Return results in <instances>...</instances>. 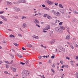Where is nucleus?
Wrapping results in <instances>:
<instances>
[{"label":"nucleus","mask_w":78,"mask_h":78,"mask_svg":"<svg viewBox=\"0 0 78 78\" xmlns=\"http://www.w3.org/2000/svg\"><path fill=\"white\" fill-rule=\"evenodd\" d=\"M73 12L75 14H78V12L77 11H76V10H73Z\"/></svg>","instance_id":"1a4fd4ad"},{"label":"nucleus","mask_w":78,"mask_h":78,"mask_svg":"<svg viewBox=\"0 0 78 78\" xmlns=\"http://www.w3.org/2000/svg\"><path fill=\"white\" fill-rule=\"evenodd\" d=\"M9 36L10 37H15V36H14L12 34L10 35Z\"/></svg>","instance_id":"4be33fe9"},{"label":"nucleus","mask_w":78,"mask_h":78,"mask_svg":"<svg viewBox=\"0 0 78 78\" xmlns=\"http://www.w3.org/2000/svg\"><path fill=\"white\" fill-rule=\"evenodd\" d=\"M27 47H28L29 48H31L32 47V45L30 44H28L27 45Z\"/></svg>","instance_id":"f3484780"},{"label":"nucleus","mask_w":78,"mask_h":78,"mask_svg":"<svg viewBox=\"0 0 78 78\" xmlns=\"http://www.w3.org/2000/svg\"><path fill=\"white\" fill-rule=\"evenodd\" d=\"M55 30L56 31H57V32H58V33H62V32H63V31H62V30H61V28L56 27V28H55Z\"/></svg>","instance_id":"f03ea898"},{"label":"nucleus","mask_w":78,"mask_h":78,"mask_svg":"<svg viewBox=\"0 0 78 78\" xmlns=\"http://www.w3.org/2000/svg\"><path fill=\"white\" fill-rule=\"evenodd\" d=\"M38 16V14L36 13L33 16V17H34L35 16Z\"/></svg>","instance_id":"72a5a7b5"},{"label":"nucleus","mask_w":78,"mask_h":78,"mask_svg":"<svg viewBox=\"0 0 78 78\" xmlns=\"http://www.w3.org/2000/svg\"><path fill=\"white\" fill-rule=\"evenodd\" d=\"M55 39H53L52 40V42L53 44L55 43Z\"/></svg>","instance_id":"c756f323"},{"label":"nucleus","mask_w":78,"mask_h":78,"mask_svg":"<svg viewBox=\"0 0 78 78\" xmlns=\"http://www.w3.org/2000/svg\"><path fill=\"white\" fill-rule=\"evenodd\" d=\"M23 0V3H26V2H27L26 1V0Z\"/></svg>","instance_id":"bf43d9fd"},{"label":"nucleus","mask_w":78,"mask_h":78,"mask_svg":"<svg viewBox=\"0 0 78 78\" xmlns=\"http://www.w3.org/2000/svg\"><path fill=\"white\" fill-rule=\"evenodd\" d=\"M18 58H22V57H23V56L20 55H18Z\"/></svg>","instance_id":"cd10ccee"},{"label":"nucleus","mask_w":78,"mask_h":78,"mask_svg":"<svg viewBox=\"0 0 78 78\" xmlns=\"http://www.w3.org/2000/svg\"><path fill=\"white\" fill-rule=\"evenodd\" d=\"M51 70L53 73H55V72L54 71V70H53V69H51Z\"/></svg>","instance_id":"de8ad7c7"},{"label":"nucleus","mask_w":78,"mask_h":78,"mask_svg":"<svg viewBox=\"0 0 78 78\" xmlns=\"http://www.w3.org/2000/svg\"><path fill=\"white\" fill-rule=\"evenodd\" d=\"M34 23H35L36 24H37V23H39V21L36 19H35L34 20Z\"/></svg>","instance_id":"39448f33"},{"label":"nucleus","mask_w":78,"mask_h":78,"mask_svg":"<svg viewBox=\"0 0 78 78\" xmlns=\"http://www.w3.org/2000/svg\"><path fill=\"white\" fill-rule=\"evenodd\" d=\"M71 16H67V18H68V19H69V18H70Z\"/></svg>","instance_id":"5fc2aeb1"},{"label":"nucleus","mask_w":78,"mask_h":78,"mask_svg":"<svg viewBox=\"0 0 78 78\" xmlns=\"http://www.w3.org/2000/svg\"><path fill=\"white\" fill-rule=\"evenodd\" d=\"M5 66H6V69H8V68H9V65H7L6 64H5Z\"/></svg>","instance_id":"a878e982"},{"label":"nucleus","mask_w":78,"mask_h":78,"mask_svg":"<svg viewBox=\"0 0 78 78\" xmlns=\"http://www.w3.org/2000/svg\"><path fill=\"white\" fill-rule=\"evenodd\" d=\"M64 67H65V66L63 65V66H62V68H64Z\"/></svg>","instance_id":"0e129e2a"},{"label":"nucleus","mask_w":78,"mask_h":78,"mask_svg":"<svg viewBox=\"0 0 78 78\" xmlns=\"http://www.w3.org/2000/svg\"><path fill=\"white\" fill-rule=\"evenodd\" d=\"M13 44L14 45H15L16 46H17L19 45L18 44H17V43H14Z\"/></svg>","instance_id":"aec40b11"},{"label":"nucleus","mask_w":78,"mask_h":78,"mask_svg":"<svg viewBox=\"0 0 78 78\" xmlns=\"http://www.w3.org/2000/svg\"><path fill=\"white\" fill-rule=\"evenodd\" d=\"M13 17H14V18H15L16 19H18V16H13Z\"/></svg>","instance_id":"bb28decb"},{"label":"nucleus","mask_w":78,"mask_h":78,"mask_svg":"<svg viewBox=\"0 0 78 78\" xmlns=\"http://www.w3.org/2000/svg\"><path fill=\"white\" fill-rule=\"evenodd\" d=\"M47 18L48 19H49V20H51V19H52V18L50 16H48Z\"/></svg>","instance_id":"a211bd4d"},{"label":"nucleus","mask_w":78,"mask_h":78,"mask_svg":"<svg viewBox=\"0 0 78 78\" xmlns=\"http://www.w3.org/2000/svg\"><path fill=\"white\" fill-rule=\"evenodd\" d=\"M51 59H54V58H55V56H51Z\"/></svg>","instance_id":"ea45409f"},{"label":"nucleus","mask_w":78,"mask_h":78,"mask_svg":"<svg viewBox=\"0 0 78 78\" xmlns=\"http://www.w3.org/2000/svg\"><path fill=\"white\" fill-rule=\"evenodd\" d=\"M65 67H67V68H68V67H69V66L67 65H66L65 66Z\"/></svg>","instance_id":"58836bf2"},{"label":"nucleus","mask_w":78,"mask_h":78,"mask_svg":"<svg viewBox=\"0 0 78 78\" xmlns=\"http://www.w3.org/2000/svg\"><path fill=\"white\" fill-rule=\"evenodd\" d=\"M76 59H78V56H76Z\"/></svg>","instance_id":"338daca9"},{"label":"nucleus","mask_w":78,"mask_h":78,"mask_svg":"<svg viewBox=\"0 0 78 78\" xmlns=\"http://www.w3.org/2000/svg\"><path fill=\"white\" fill-rule=\"evenodd\" d=\"M29 73L30 72L29 71L24 70L22 73V75L23 76H27L29 75Z\"/></svg>","instance_id":"f257e3e1"},{"label":"nucleus","mask_w":78,"mask_h":78,"mask_svg":"<svg viewBox=\"0 0 78 78\" xmlns=\"http://www.w3.org/2000/svg\"><path fill=\"white\" fill-rule=\"evenodd\" d=\"M5 62H6L7 64H10V63H9V62L8 61H5Z\"/></svg>","instance_id":"f704fd0d"},{"label":"nucleus","mask_w":78,"mask_h":78,"mask_svg":"<svg viewBox=\"0 0 78 78\" xmlns=\"http://www.w3.org/2000/svg\"><path fill=\"white\" fill-rule=\"evenodd\" d=\"M64 11H65V10L64 9H63L61 11V12L63 14L64 13Z\"/></svg>","instance_id":"5701e85b"},{"label":"nucleus","mask_w":78,"mask_h":78,"mask_svg":"<svg viewBox=\"0 0 78 78\" xmlns=\"http://www.w3.org/2000/svg\"><path fill=\"white\" fill-rule=\"evenodd\" d=\"M50 26H47L46 27V29L47 30H49V29H50Z\"/></svg>","instance_id":"ddd939ff"},{"label":"nucleus","mask_w":78,"mask_h":78,"mask_svg":"<svg viewBox=\"0 0 78 78\" xmlns=\"http://www.w3.org/2000/svg\"><path fill=\"white\" fill-rule=\"evenodd\" d=\"M24 18L27 19V17H25V16H22V20H23V19H24Z\"/></svg>","instance_id":"c85d7f7f"},{"label":"nucleus","mask_w":78,"mask_h":78,"mask_svg":"<svg viewBox=\"0 0 78 78\" xmlns=\"http://www.w3.org/2000/svg\"><path fill=\"white\" fill-rule=\"evenodd\" d=\"M13 69V71L14 72H16V69H15V68H14L13 67H12V68Z\"/></svg>","instance_id":"2eb2a0df"},{"label":"nucleus","mask_w":78,"mask_h":78,"mask_svg":"<svg viewBox=\"0 0 78 78\" xmlns=\"http://www.w3.org/2000/svg\"><path fill=\"white\" fill-rule=\"evenodd\" d=\"M59 49L62 51H66V50H65V49L64 48H63L61 46H60L59 47Z\"/></svg>","instance_id":"7ed1b4c3"},{"label":"nucleus","mask_w":78,"mask_h":78,"mask_svg":"<svg viewBox=\"0 0 78 78\" xmlns=\"http://www.w3.org/2000/svg\"><path fill=\"white\" fill-rule=\"evenodd\" d=\"M36 26L37 27H38L39 28H40V27H41V26H39V25H38V24H36Z\"/></svg>","instance_id":"a18cd8bd"},{"label":"nucleus","mask_w":78,"mask_h":78,"mask_svg":"<svg viewBox=\"0 0 78 78\" xmlns=\"http://www.w3.org/2000/svg\"><path fill=\"white\" fill-rule=\"evenodd\" d=\"M52 66V67L53 68L55 67V64H53Z\"/></svg>","instance_id":"4c0bfd02"},{"label":"nucleus","mask_w":78,"mask_h":78,"mask_svg":"<svg viewBox=\"0 0 78 78\" xmlns=\"http://www.w3.org/2000/svg\"><path fill=\"white\" fill-rule=\"evenodd\" d=\"M39 59H41V58H42V56H39L38 57Z\"/></svg>","instance_id":"2f4dec72"},{"label":"nucleus","mask_w":78,"mask_h":78,"mask_svg":"<svg viewBox=\"0 0 78 78\" xmlns=\"http://www.w3.org/2000/svg\"><path fill=\"white\" fill-rule=\"evenodd\" d=\"M45 2L46 3H47L49 4V5H53L54 3L53 2L50 1L48 0H47Z\"/></svg>","instance_id":"20e7f679"},{"label":"nucleus","mask_w":78,"mask_h":78,"mask_svg":"<svg viewBox=\"0 0 78 78\" xmlns=\"http://www.w3.org/2000/svg\"><path fill=\"white\" fill-rule=\"evenodd\" d=\"M37 76H41V78H45V77H44V74H43L42 76H41V75H38Z\"/></svg>","instance_id":"9b49d317"},{"label":"nucleus","mask_w":78,"mask_h":78,"mask_svg":"<svg viewBox=\"0 0 78 78\" xmlns=\"http://www.w3.org/2000/svg\"><path fill=\"white\" fill-rule=\"evenodd\" d=\"M38 14L39 16H41V14H42L41 12H38Z\"/></svg>","instance_id":"37998d69"},{"label":"nucleus","mask_w":78,"mask_h":78,"mask_svg":"<svg viewBox=\"0 0 78 78\" xmlns=\"http://www.w3.org/2000/svg\"><path fill=\"white\" fill-rule=\"evenodd\" d=\"M3 20H5V21H6L7 22V19L5 18V17H4V18L3 19Z\"/></svg>","instance_id":"b1692460"},{"label":"nucleus","mask_w":78,"mask_h":78,"mask_svg":"<svg viewBox=\"0 0 78 78\" xmlns=\"http://www.w3.org/2000/svg\"><path fill=\"white\" fill-rule=\"evenodd\" d=\"M62 23H63L62 22H61L59 23L58 24L59 25H62Z\"/></svg>","instance_id":"e433bc0d"},{"label":"nucleus","mask_w":78,"mask_h":78,"mask_svg":"<svg viewBox=\"0 0 78 78\" xmlns=\"http://www.w3.org/2000/svg\"><path fill=\"white\" fill-rule=\"evenodd\" d=\"M43 47H44V48H47V46H43Z\"/></svg>","instance_id":"052dcab7"},{"label":"nucleus","mask_w":78,"mask_h":78,"mask_svg":"<svg viewBox=\"0 0 78 78\" xmlns=\"http://www.w3.org/2000/svg\"><path fill=\"white\" fill-rule=\"evenodd\" d=\"M43 30H47V29L46 28V27H45V28L43 29Z\"/></svg>","instance_id":"69168bd1"},{"label":"nucleus","mask_w":78,"mask_h":78,"mask_svg":"<svg viewBox=\"0 0 78 78\" xmlns=\"http://www.w3.org/2000/svg\"><path fill=\"white\" fill-rule=\"evenodd\" d=\"M76 78H78V73H76Z\"/></svg>","instance_id":"49530a36"},{"label":"nucleus","mask_w":78,"mask_h":78,"mask_svg":"<svg viewBox=\"0 0 78 78\" xmlns=\"http://www.w3.org/2000/svg\"><path fill=\"white\" fill-rule=\"evenodd\" d=\"M59 6L60 8H64V6H62L61 4H59Z\"/></svg>","instance_id":"6ab92c4d"},{"label":"nucleus","mask_w":78,"mask_h":78,"mask_svg":"<svg viewBox=\"0 0 78 78\" xmlns=\"http://www.w3.org/2000/svg\"><path fill=\"white\" fill-rule=\"evenodd\" d=\"M27 25L26 23H23V27L24 28L25 27H27Z\"/></svg>","instance_id":"6e6552de"},{"label":"nucleus","mask_w":78,"mask_h":78,"mask_svg":"<svg viewBox=\"0 0 78 78\" xmlns=\"http://www.w3.org/2000/svg\"><path fill=\"white\" fill-rule=\"evenodd\" d=\"M20 64H22V66H24V64H25V63H23L21 62H20Z\"/></svg>","instance_id":"412c9836"},{"label":"nucleus","mask_w":78,"mask_h":78,"mask_svg":"<svg viewBox=\"0 0 78 78\" xmlns=\"http://www.w3.org/2000/svg\"><path fill=\"white\" fill-rule=\"evenodd\" d=\"M12 62H13V60H12V61H11L9 63L10 64H12Z\"/></svg>","instance_id":"680f3d73"},{"label":"nucleus","mask_w":78,"mask_h":78,"mask_svg":"<svg viewBox=\"0 0 78 78\" xmlns=\"http://www.w3.org/2000/svg\"><path fill=\"white\" fill-rule=\"evenodd\" d=\"M70 37V34H69L66 36V39H67V40H69V39Z\"/></svg>","instance_id":"423d86ee"},{"label":"nucleus","mask_w":78,"mask_h":78,"mask_svg":"<svg viewBox=\"0 0 78 78\" xmlns=\"http://www.w3.org/2000/svg\"><path fill=\"white\" fill-rule=\"evenodd\" d=\"M47 31H45V30H43V33H47Z\"/></svg>","instance_id":"13d9d810"},{"label":"nucleus","mask_w":78,"mask_h":78,"mask_svg":"<svg viewBox=\"0 0 78 78\" xmlns=\"http://www.w3.org/2000/svg\"><path fill=\"white\" fill-rule=\"evenodd\" d=\"M12 65L13 66H16V64L15 63H13Z\"/></svg>","instance_id":"774afa93"},{"label":"nucleus","mask_w":78,"mask_h":78,"mask_svg":"<svg viewBox=\"0 0 78 78\" xmlns=\"http://www.w3.org/2000/svg\"><path fill=\"white\" fill-rule=\"evenodd\" d=\"M60 28H61V30H62H62H65V27L63 26H60Z\"/></svg>","instance_id":"0eeeda50"},{"label":"nucleus","mask_w":78,"mask_h":78,"mask_svg":"<svg viewBox=\"0 0 78 78\" xmlns=\"http://www.w3.org/2000/svg\"><path fill=\"white\" fill-rule=\"evenodd\" d=\"M44 17H47L46 14H44L43 16Z\"/></svg>","instance_id":"3c124183"},{"label":"nucleus","mask_w":78,"mask_h":78,"mask_svg":"<svg viewBox=\"0 0 78 78\" xmlns=\"http://www.w3.org/2000/svg\"><path fill=\"white\" fill-rule=\"evenodd\" d=\"M45 9L46 10H49V9L47 7H46Z\"/></svg>","instance_id":"6e6d98bb"},{"label":"nucleus","mask_w":78,"mask_h":78,"mask_svg":"<svg viewBox=\"0 0 78 78\" xmlns=\"http://www.w3.org/2000/svg\"><path fill=\"white\" fill-rule=\"evenodd\" d=\"M70 47H71V48H72V49H73V48H74V47H73V45H72L71 44Z\"/></svg>","instance_id":"473e14b6"},{"label":"nucleus","mask_w":78,"mask_h":78,"mask_svg":"<svg viewBox=\"0 0 78 78\" xmlns=\"http://www.w3.org/2000/svg\"><path fill=\"white\" fill-rule=\"evenodd\" d=\"M22 50H26V49L25 48L23 47L22 48Z\"/></svg>","instance_id":"8fccbe9b"},{"label":"nucleus","mask_w":78,"mask_h":78,"mask_svg":"<svg viewBox=\"0 0 78 78\" xmlns=\"http://www.w3.org/2000/svg\"><path fill=\"white\" fill-rule=\"evenodd\" d=\"M51 60H50L48 62V63H51Z\"/></svg>","instance_id":"603ef678"},{"label":"nucleus","mask_w":78,"mask_h":78,"mask_svg":"<svg viewBox=\"0 0 78 78\" xmlns=\"http://www.w3.org/2000/svg\"><path fill=\"white\" fill-rule=\"evenodd\" d=\"M52 12L55 14H57V13L55 12V11L53 10H52Z\"/></svg>","instance_id":"4468645a"},{"label":"nucleus","mask_w":78,"mask_h":78,"mask_svg":"<svg viewBox=\"0 0 78 78\" xmlns=\"http://www.w3.org/2000/svg\"><path fill=\"white\" fill-rule=\"evenodd\" d=\"M42 6L43 7H45V5H44V4H43V5H42Z\"/></svg>","instance_id":"e2e57ef3"},{"label":"nucleus","mask_w":78,"mask_h":78,"mask_svg":"<svg viewBox=\"0 0 78 78\" xmlns=\"http://www.w3.org/2000/svg\"><path fill=\"white\" fill-rule=\"evenodd\" d=\"M49 43L51 44H53V42H52V41H49Z\"/></svg>","instance_id":"79ce46f5"},{"label":"nucleus","mask_w":78,"mask_h":78,"mask_svg":"<svg viewBox=\"0 0 78 78\" xmlns=\"http://www.w3.org/2000/svg\"><path fill=\"white\" fill-rule=\"evenodd\" d=\"M30 62V61H29V60H27L25 62L26 64H27V63H28V62Z\"/></svg>","instance_id":"c9c22d12"},{"label":"nucleus","mask_w":78,"mask_h":78,"mask_svg":"<svg viewBox=\"0 0 78 78\" xmlns=\"http://www.w3.org/2000/svg\"><path fill=\"white\" fill-rule=\"evenodd\" d=\"M7 5H12V3H11V2H8L7 3Z\"/></svg>","instance_id":"dca6fc26"},{"label":"nucleus","mask_w":78,"mask_h":78,"mask_svg":"<svg viewBox=\"0 0 78 78\" xmlns=\"http://www.w3.org/2000/svg\"><path fill=\"white\" fill-rule=\"evenodd\" d=\"M66 28H67V29H68V30H69L70 29L69 28V27H68L67 26H66Z\"/></svg>","instance_id":"09e8293b"},{"label":"nucleus","mask_w":78,"mask_h":78,"mask_svg":"<svg viewBox=\"0 0 78 78\" xmlns=\"http://www.w3.org/2000/svg\"><path fill=\"white\" fill-rule=\"evenodd\" d=\"M20 9L19 8H16L15 9V11L17 12L19 11H20Z\"/></svg>","instance_id":"9d476101"},{"label":"nucleus","mask_w":78,"mask_h":78,"mask_svg":"<svg viewBox=\"0 0 78 78\" xmlns=\"http://www.w3.org/2000/svg\"><path fill=\"white\" fill-rule=\"evenodd\" d=\"M0 17L2 19H3L5 17V16H0Z\"/></svg>","instance_id":"393cba45"},{"label":"nucleus","mask_w":78,"mask_h":78,"mask_svg":"<svg viewBox=\"0 0 78 78\" xmlns=\"http://www.w3.org/2000/svg\"><path fill=\"white\" fill-rule=\"evenodd\" d=\"M33 37H34V38H35L36 39H39V38H38V37L36 36H35V35L33 36Z\"/></svg>","instance_id":"f8f14e48"},{"label":"nucleus","mask_w":78,"mask_h":78,"mask_svg":"<svg viewBox=\"0 0 78 78\" xmlns=\"http://www.w3.org/2000/svg\"><path fill=\"white\" fill-rule=\"evenodd\" d=\"M60 63L61 64H63V62H62V61H60Z\"/></svg>","instance_id":"c03bdc74"},{"label":"nucleus","mask_w":78,"mask_h":78,"mask_svg":"<svg viewBox=\"0 0 78 78\" xmlns=\"http://www.w3.org/2000/svg\"><path fill=\"white\" fill-rule=\"evenodd\" d=\"M4 12V11H1L0 12V14H2V13H3Z\"/></svg>","instance_id":"4d7b16f0"},{"label":"nucleus","mask_w":78,"mask_h":78,"mask_svg":"<svg viewBox=\"0 0 78 78\" xmlns=\"http://www.w3.org/2000/svg\"><path fill=\"white\" fill-rule=\"evenodd\" d=\"M4 73L5 74H8V72H7V71H5Z\"/></svg>","instance_id":"a19ab883"},{"label":"nucleus","mask_w":78,"mask_h":78,"mask_svg":"<svg viewBox=\"0 0 78 78\" xmlns=\"http://www.w3.org/2000/svg\"><path fill=\"white\" fill-rule=\"evenodd\" d=\"M58 3H55V5H56V6H58Z\"/></svg>","instance_id":"864d4df0"},{"label":"nucleus","mask_w":78,"mask_h":78,"mask_svg":"<svg viewBox=\"0 0 78 78\" xmlns=\"http://www.w3.org/2000/svg\"><path fill=\"white\" fill-rule=\"evenodd\" d=\"M10 56H12L11 58L12 59H13V58H14V55H12V54H10Z\"/></svg>","instance_id":"7c9ffc66"}]
</instances>
